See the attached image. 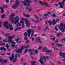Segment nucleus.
Returning <instances> with one entry per match:
<instances>
[{
    "label": "nucleus",
    "instance_id": "45",
    "mask_svg": "<svg viewBox=\"0 0 65 65\" xmlns=\"http://www.w3.org/2000/svg\"><path fill=\"white\" fill-rule=\"evenodd\" d=\"M41 47H42V46H40L38 48L39 50H40V49L41 48Z\"/></svg>",
    "mask_w": 65,
    "mask_h": 65
},
{
    "label": "nucleus",
    "instance_id": "30",
    "mask_svg": "<svg viewBox=\"0 0 65 65\" xmlns=\"http://www.w3.org/2000/svg\"><path fill=\"white\" fill-rule=\"evenodd\" d=\"M1 18H2V19H4V18H5V14H3L2 15Z\"/></svg>",
    "mask_w": 65,
    "mask_h": 65
},
{
    "label": "nucleus",
    "instance_id": "24",
    "mask_svg": "<svg viewBox=\"0 0 65 65\" xmlns=\"http://www.w3.org/2000/svg\"><path fill=\"white\" fill-rule=\"evenodd\" d=\"M53 48L54 50V51H57L58 50V48H57V47H53Z\"/></svg>",
    "mask_w": 65,
    "mask_h": 65
},
{
    "label": "nucleus",
    "instance_id": "22",
    "mask_svg": "<svg viewBox=\"0 0 65 65\" xmlns=\"http://www.w3.org/2000/svg\"><path fill=\"white\" fill-rule=\"evenodd\" d=\"M56 44L57 45H58V46H63V45H62V44H59L57 43Z\"/></svg>",
    "mask_w": 65,
    "mask_h": 65
},
{
    "label": "nucleus",
    "instance_id": "8",
    "mask_svg": "<svg viewBox=\"0 0 65 65\" xmlns=\"http://www.w3.org/2000/svg\"><path fill=\"white\" fill-rule=\"evenodd\" d=\"M14 19L15 21L14 23L15 24H16L18 22L20 21V18L18 17H15L14 18Z\"/></svg>",
    "mask_w": 65,
    "mask_h": 65
},
{
    "label": "nucleus",
    "instance_id": "42",
    "mask_svg": "<svg viewBox=\"0 0 65 65\" xmlns=\"http://www.w3.org/2000/svg\"><path fill=\"white\" fill-rule=\"evenodd\" d=\"M5 1H6L7 3H9V0H6Z\"/></svg>",
    "mask_w": 65,
    "mask_h": 65
},
{
    "label": "nucleus",
    "instance_id": "21",
    "mask_svg": "<svg viewBox=\"0 0 65 65\" xmlns=\"http://www.w3.org/2000/svg\"><path fill=\"white\" fill-rule=\"evenodd\" d=\"M21 27H18L15 29V31H17V29H18V30H21Z\"/></svg>",
    "mask_w": 65,
    "mask_h": 65
},
{
    "label": "nucleus",
    "instance_id": "61",
    "mask_svg": "<svg viewBox=\"0 0 65 65\" xmlns=\"http://www.w3.org/2000/svg\"><path fill=\"white\" fill-rule=\"evenodd\" d=\"M57 36H58V37H59L60 36V34H57Z\"/></svg>",
    "mask_w": 65,
    "mask_h": 65
},
{
    "label": "nucleus",
    "instance_id": "43",
    "mask_svg": "<svg viewBox=\"0 0 65 65\" xmlns=\"http://www.w3.org/2000/svg\"><path fill=\"white\" fill-rule=\"evenodd\" d=\"M53 17H57V16L55 14H53L52 15Z\"/></svg>",
    "mask_w": 65,
    "mask_h": 65
},
{
    "label": "nucleus",
    "instance_id": "15",
    "mask_svg": "<svg viewBox=\"0 0 65 65\" xmlns=\"http://www.w3.org/2000/svg\"><path fill=\"white\" fill-rule=\"evenodd\" d=\"M20 39L19 38H17L15 40V41L17 42V43H21V41H20Z\"/></svg>",
    "mask_w": 65,
    "mask_h": 65
},
{
    "label": "nucleus",
    "instance_id": "14",
    "mask_svg": "<svg viewBox=\"0 0 65 65\" xmlns=\"http://www.w3.org/2000/svg\"><path fill=\"white\" fill-rule=\"evenodd\" d=\"M18 5H17V4H15V5L12 6V8H13V9H16L17 8V7H18Z\"/></svg>",
    "mask_w": 65,
    "mask_h": 65
},
{
    "label": "nucleus",
    "instance_id": "26",
    "mask_svg": "<svg viewBox=\"0 0 65 65\" xmlns=\"http://www.w3.org/2000/svg\"><path fill=\"white\" fill-rule=\"evenodd\" d=\"M31 17V15L29 14H27L26 15V16L25 17L26 18H30Z\"/></svg>",
    "mask_w": 65,
    "mask_h": 65
},
{
    "label": "nucleus",
    "instance_id": "2",
    "mask_svg": "<svg viewBox=\"0 0 65 65\" xmlns=\"http://www.w3.org/2000/svg\"><path fill=\"white\" fill-rule=\"evenodd\" d=\"M14 36H10L8 37V38L9 39H8V42H9V43H11L12 44L11 45V46L12 47H14L15 46V42L13 41H12V39L14 38Z\"/></svg>",
    "mask_w": 65,
    "mask_h": 65
},
{
    "label": "nucleus",
    "instance_id": "16",
    "mask_svg": "<svg viewBox=\"0 0 65 65\" xmlns=\"http://www.w3.org/2000/svg\"><path fill=\"white\" fill-rule=\"evenodd\" d=\"M0 50L2 51H6V48L4 47H1L0 48Z\"/></svg>",
    "mask_w": 65,
    "mask_h": 65
},
{
    "label": "nucleus",
    "instance_id": "52",
    "mask_svg": "<svg viewBox=\"0 0 65 65\" xmlns=\"http://www.w3.org/2000/svg\"><path fill=\"white\" fill-rule=\"evenodd\" d=\"M20 22L21 23H22V24H24V22H23L22 20H21Z\"/></svg>",
    "mask_w": 65,
    "mask_h": 65
},
{
    "label": "nucleus",
    "instance_id": "6",
    "mask_svg": "<svg viewBox=\"0 0 65 65\" xmlns=\"http://www.w3.org/2000/svg\"><path fill=\"white\" fill-rule=\"evenodd\" d=\"M25 0L26 1V2H27V3H28V4L26 2V1H25L24 2L23 1H21V3H22V4H23L24 5H27V6H30V4H29V3H31V2L30 1L28 0Z\"/></svg>",
    "mask_w": 65,
    "mask_h": 65
},
{
    "label": "nucleus",
    "instance_id": "11",
    "mask_svg": "<svg viewBox=\"0 0 65 65\" xmlns=\"http://www.w3.org/2000/svg\"><path fill=\"white\" fill-rule=\"evenodd\" d=\"M27 32L28 33V37L30 36V35H31V30L30 29H28L27 30Z\"/></svg>",
    "mask_w": 65,
    "mask_h": 65
},
{
    "label": "nucleus",
    "instance_id": "38",
    "mask_svg": "<svg viewBox=\"0 0 65 65\" xmlns=\"http://www.w3.org/2000/svg\"><path fill=\"white\" fill-rule=\"evenodd\" d=\"M6 39H5V40H3V42H7V41H6Z\"/></svg>",
    "mask_w": 65,
    "mask_h": 65
},
{
    "label": "nucleus",
    "instance_id": "32",
    "mask_svg": "<svg viewBox=\"0 0 65 65\" xmlns=\"http://www.w3.org/2000/svg\"><path fill=\"white\" fill-rule=\"evenodd\" d=\"M29 47V46L28 45H27L24 46V48H28Z\"/></svg>",
    "mask_w": 65,
    "mask_h": 65
},
{
    "label": "nucleus",
    "instance_id": "36",
    "mask_svg": "<svg viewBox=\"0 0 65 65\" xmlns=\"http://www.w3.org/2000/svg\"><path fill=\"white\" fill-rule=\"evenodd\" d=\"M55 29L56 31H58V28H57V27L56 26L55 27Z\"/></svg>",
    "mask_w": 65,
    "mask_h": 65
},
{
    "label": "nucleus",
    "instance_id": "17",
    "mask_svg": "<svg viewBox=\"0 0 65 65\" xmlns=\"http://www.w3.org/2000/svg\"><path fill=\"white\" fill-rule=\"evenodd\" d=\"M43 3L46 6H47V7H50L49 5H48L46 3H45V2H43Z\"/></svg>",
    "mask_w": 65,
    "mask_h": 65
},
{
    "label": "nucleus",
    "instance_id": "28",
    "mask_svg": "<svg viewBox=\"0 0 65 65\" xmlns=\"http://www.w3.org/2000/svg\"><path fill=\"white\" fill-rule=\"evenodd\" d=\"M40 38H37V41L38 42H39V41L40 40Z\"/></svg>",
    "mask_w": 65,
    "mask_h": 65
},
{
    "label": "nucleus",
    "instance_id": "13",
    "mask_svg": "<svg viewBox=\"0 0 65 65\" xmlns=\"http://www.w3.org/2000/svg\"><path fill=\"white\" fill-rule=\"evenodd\" d=\"M65 2V0H63L62 3L61 2H59L58 3L59 5H64V4Z\"/></svg>",
    "mask_w": 65,
    "mask_h": 65
},
{
    "label": "nucleus",
    "instance_id": "55",
    "mask_svg": "<svg viewBox=\"0 0 65 65\" xmlns=\"http://www.w3.org/2000/svg\"><path fill=\"white\" fill-rule=\"evenodd\" d=\"M0 9H1L2 10H4L3 8L2 7H0Z\"/></svg>",
    "mask_w": 65,
    "mask_h": 65
},
{
    "label": "nucleus",
    "instance_id": "44",
    "mask_svg": "<svg viewBox=\"0 0 65 65\" xmlns=\"http://www.w3.org/2000/svg\"><path fill=\"white\" fill-rule=\"evenodd\" d=\"M21 24L18 23L17 25V26H21Z\"/></svg>",
    "mask_w": 65,
    "mask_h": 65
},
{
    "label": "nucleus",
    "instance_id": "59",
    "mask_svg": "<svg viewBox=\"0 0 65 65\" xmlns=\"http://www.w3.org/2000/svg\"><path fill=\"white\" fill-rule=\"evenodd\" d=\"M31 21L33 22H35V20L33 19H31Z\"/></svg>",
    "mask_w": 65,
    "mask_h": 65
},
{
    "label": "nucleus",
    "instance_id": "48",
    "mask_svg": "<svg viewBox=\"0 0 65 65\" xmlns=\"http://www.w3.org/2000/svg\"><path fill=\"white\" fill-rule=\"evenodd\" d=\"M58 41H59L58 40H56L55 41V43H57V42H58Z\"/></svg>",
    "mask_w": 65,
    "mask_h": 65
},
{
    "label": "nucleus",
    "instance_id": "33",
    "mask_svg": "<svg viewBox=\"0 0 65 65\" xmlns=\"http://www.w3.org/2000/svg\"><path fill=\"white\" fill-rule=\"evenodd\" d=\"M9 36V34H5V36H6V37H8V36Z\"/></svg>",
    "mask_w": 65,
    "mask_h": 65
},
{
    "label": "nucleus",
    "instance_id": "46",
    "mask_svg": "<svg viewBox=\"0 0 65 65\" xmlns=\"http://www.w3.org/2000/svg\"><path fill=\"white\" fill-rule=\"evenodd\" d=\"M43 58L44 59L45 61H46V58H45V57L44 56Z\"/></svg>",
    "mask_w": 65,
    "mask_h": 65
},
{
    "label": "nucleus",
    "instance_id": "53",
    "mask_svg": "<svg viewBox=\"0 0 65 65\" xmlns=\"http://www.w3.org/2000/svg\"><path fill=\"white\" fill-rule=\"evenodd\" d=\"M28 38L26 37H25V38H24V39L25 40H28Z\"/></svg>",
    "mask_w": 65,
    "mask_h": 65
},
{
    "label": "nucleus",
    "instance_id": "47",
    "mask_svg": "<svg viewBox=\"0 0 65 65\" xmlns=\"http://www.w3.org/2000/svg\"><path fill=\"white\" fill-rule=\"evenodd\" d=\"M46 59L47 60H48L50 59V58H49V57L48 56H47Z\"/></svg>",
    "mask_w": 65,
    "mask_h": 65
},
{
    "label": "nucleus",
    "instance_id": "23",
    "mask_svg": "<svg viewBox=\"0 0 65 65\" xmlns=\"http://www.w3.org/2000/svg\"><path fill=\"white\" fill-rule=\"evenodd\" d=\"M52 23H53V25H55V24H56V21H55V20L53 19L52 21Z\"/></svg>",
    "mask_w": 65,
    "mask_h": 65
},
{
    "label": "nucleus",
    "instance_id": "1",
    "mask_svg": "<svg viewBox=\"0 0 65 65\" xmlns=\"http://www.w3.org/2000/svg\"><path fill=\"white\" fill-rule=\"evenodd\" d=\"M3 25L5 27H6V29H7L9 28V29L11 31H12L13 29V27H12V25L8 24V22L7 21H5L4 22Z\"/></svg>",
    "mask_w": 65,
    "mask_h": 65
},
{
    "label": "nucleus",
    "instance_id": "12",
    "mask_svg": "<svg viewBox=\"0 0 65 65\" xmlns=\"http://www.w3.org/2000/svg\"><path fill=\"white\" fill-rule=\"evenodd\" d=\"M60 55L61 56H62V58H65V53H60Z\"/></svg>",
    "mask_w": 65,
    "mask_h": 65
},
{
    "label": "nucleus",
    "instance_id": "20",
    "mask_svg": "<svg viewBox=\"0 0 65 65\" xmlns=\"http://www.w3.org/2000/svg\"><path fill=\"white\" fill-rule=\"evenodd\" d=\"M47 50V48L46 47L43 48V52H46V51Z\"/></svg>",
    "mask_w": 65,
    "mask_h": 65
},
{
    "label": "nucleus",
    "instance_id": "49",
    "mask_svg": "<svg viewBox=\"0 0 65 65\" xmlns=\"http://www.w3.org/2000/svg\"><path fill=\"white\" fill-rule=\"evenodd\" d=\"M14 1L13 0H11L10 1V3H12Z\"/></svg>",
    "mask_w": 65,
    "mask_h": 65
},
{
    "label": "nucleus",
    "instance_id": "58",
    "mask_svg": "<svg viewBox=\"0 0 65 65\" xmlns=\"http://www.w3.org/2000/svg\"><path fill=\"white\" fill-rule=\"evenodd\" d=\"M35 53H36V54H37V53H38V51L37 50H36L35 51Z\"/></svg>",
    "mask_w": 65,
    "mask_h": 65
},
{
    "label": "nucleus",
    "instance_id": "3",
    "mask_svg": "<svg viewBox=\"0 0 65 65\" xmlns=\"http://www.w3.org/2000/svg\"><path fill=\"white\" fill-rule=\"evenodd\" d=\"M12 57H10L9 59L11 61H12V60L14 59L12 61V62H15L17 61H18L17 60L18 55H17V54H15V58H14V54L13 53H12Z\"/></svg>",
    "mask_w": 65,
    "mask_h": 65
},
{
    "label": "nucleus",
    "instance_id": "35",
    "mask_svg": "<svg viewBox=\"0 0 65 65\" xmlns=\"http://www.w3.org/2000/svg\"><path fill=\"white\" fill-rule=\"evenodd\" d=\"M24 36H25V37H26L27 36V32H25L24 33Z\"/></svg>",
    "mask_w": 65,
    "mask_h": 65
},
{
    "label": "nucleus",
    "instance_id": "27",
    "mask_svg": "<svg viewBox=\"0 0 65 65\" xmlns=\"http://www.w3.org/2000/svg\"><path fill=\"white\" fill-rule=\"evenodd\" d=\"M0 42H1V41H0ZM5 44L4 43H2L1 44H0V45H2L3 46H4V45Z\"/></svg>",
    "mask_w": 65,
    "mask_h": 65
},
{
    "label": "nucleus",
    "instance_id": "5",
    "mask_svg": "<svg viewBox=\"0 0 65 65\" xmlns=\"http://www.w3.org/2000/svg\"><path fill=\"white\" fill-rule=\"evenodd\" d=\"M15 16V14L14 13H12L11 15H10L8 16V17H9V18H10V20L11 21V23L12 24H13V22H14V20L13 19L12 17H14V16Z\"/></svg>",
    "mask_w": 65,
    "mask_h": 65
},
{
    "label": "nucleus",
    "instance_id": "10",
    "mask_svg": "<svg viewBox=\"0 0 65 65\" xmlns=\"http://www.w3.org/2000/svg\"><path fill=\"white\" fill-rule=\"evenodd\" d=\"M25 22L26 24L27 27H30V22L28 21H27V20L26 19L25 20Z\"/></svg>",
    "mask_w": 65,
    "mask_h": 65
},
{
    "label": "nucleus",
    "instance_id": "50",
    "mask_svg": "<svg viewBox=\"0 0 65 65\" xmlns=\"http://www.w3.org/2000/svg\"><path fill=\"white\" fill-rule=\"evenodd\" d=\"M4 60L2 59H0V62H3Z\"/></svg>",
    "mask_w": 65,
    "mask_h": 65
},
{
    "label": "nucleus",
    "instance_id": "60",
    "mask_svg": "<svg viewBox=\"0 0 65 65\" xmlns=\"http://www.w3.org/2000/svg\"><path fill=\"white\" fill-rule=\"evenodd\" d=\"M15 47L16 48H18V45H17L15 46Z\"/></svg>",
    "mask_w": 65,
    "mask_h": 65
},
{
    "label": "nucleus",
    "instance_id": "25",
    "mask_svg": "<svg viewBox=\"0 0 65 65\" xmlns=\"http://www.w3.org/2000/svg\"><path fill=\"white\" fill-rule=\"evenodd\" d=\"M36 62V61L32 62L31 65H36V63H35Z\"/></svg>",
    "mask_w": 65,
    "mask_h": 65
},
{
    "label": "nucleus",
    "instance_id": "19",
    "mask_svg": "<svg viewBox=\"0 0 65 65\" xmlns=\"http://www.w3.org/2000/svg\"><path fill=\"white\" fill-rule=\"evenodd\" d=\"M15 3L16 4H17V5L18 6V5H19V4L20 3H19V1L17 0H16L15 2Z\"/></svg>",
    "mask_w": 65,
    "mask_h": 65
},
{
    "label": "nucleus",
    "instance_id": "4",
    "mask_svg": "<svg viewBox=\"0 0 65 65\" xmlns=\"http://www.w3.org/2000/svg\"><path fill=\"white\" fill-rule=\"evenodd\" d=\"M60 25L61 27H62L60 28V30L62 32H64L65 31V23L64 25L63 23H61L60 24ZM62 27H64V28Z\"/></svg>",
    "mask_w": 65,
    "mask_h": 65
},
{
    "label": "nucleus",
    "instance_id": "57",
    "mask_svg": "<svg viewBox=\"0 0 65 65\" xmlns=\"http://www.w3.org/2000/svg\"><path fill=\"white\" fill-rule=\"evenodd\" d=\"M25 27V25H24V24H22V27H23V28H24V27Z\"/></svg>",
    "mask_w": 65,
    "mask_h": 65
},
{
    "label": "nucleus",
    "instance_id": "34",
    "mask_svg": "<svg viewBox=\"0 0 65 65\" xmlns=\"http://www.w3.org/2000/svg\"><path fill=\"white\" fill-rule=\"evenodd\" d=\"M48 23L50 25H51L52 24V22L51 21H48Z\"/></svg>",
    "mask_w": 65,
    "mask_h": 65
},
{
    "label": "nucleus",
    "instance_id": "51",
    "mask_svg": "<svg viewBox=\"0 0 65 65\" xmlns=\"http://www.w3.org/2000/svg\"><path fill=\"white\" fill-rule=\"evenodd\" d=\"M29 42V41L28 40H27L25 42L26 43H28Z\"/></svg>",
    "mask_w": 65,
    "mask_h": 65
},
{
    "label": "nucleus",
    "instance_id": "29",
    "mask_svg": "<svg viewBox=\"0 0 65 65\" xmlns=\"http://www.w3.org/2000/svg\"><path fill=\"white\" fill-rule=\"evenodd\" d=\"M55 39H56V38L55 37H54L51 38V39L52 40V41H55Z\"/></svg>",
    "mask_w": 65,
    "mask_h": 65
},
{
    "label": "nucleus",
    "instance_id": "54",
    "mask_svg": "<svg viewBox=\"0 0 65 65\" xmlns=\"http://www.w3.org/2000/svg\"><path fill=\"white\" fill-rule=\"evenodd\" d=\"M41 28V27L39 26H38V29L39 30H40V29Z\"/></svg>",
    "mask_w": 65,
    "mask_h": 65
},
{
    "label": "nucleus",
    "instance_id": "62",
    "mask_svg": "<svg viewBox=\"0 0 65 65\" xmlns=\"http://www.w3.org/2000/svg\"><path fill=\"white\" fill-rule=\"evenodd\" d=\"M38 42H39V43H42V41L41 40H40Z\"/></svg>",
    "mask_w": 65,
    "mask_h": 65
},
{
    "label": "nucleus",
    "instance_id": "37",
    "mask_svg": "<svg viewBox=\"0 0 65 65\" xmlns=\"http://www.w3.org/2000/svg\"><path fill=\"white\" fill-rule=\"evenodd\" d=\"M6 47H7V48H8V47H9V45H8L7 44H6Z\"/></svg>",
    "mask_w": 65,
    "mask_h": 65
},
{
    "label": "nucleus",
    "instance_id": "63",
    "mask_svg": "<svg viewBox=\"0 0 65 65\" xmlns=\"http://www.w3.org/2000/svg\"><path fill=\"white\" fill-rule=\"evenodd\" d=\"M45 29H49V27L47 26H46L45 27Z\"/></svg>",
    "mask_w": 65,
    "mask_h": 65
},
{
    "label": "nucleus",
    "instance_id": "56",
    "mask_svg": "<svg viewBox=\"0 0 65 65\" xmlns=\"http://www.w3.org/2000/svg\"><path fill=\"white\" fill-rule=\"evenodd\" d=\"M44 17H47V14H45L44 15Z\"/></svg>",
    "mask_w": 65,
    "mask_h": 65
},
{
    "label": "nucleus",
    "instance_id": "31",
    "mask_svg": "<svg viewBox=\"0 0 65 65\" xmlns=\"http://www.w3.org/2000/svg\"><path fill=\"white\" fill-rule=\"evenodd\" d=\"M39 3H40L42 5H43V6L44 5L43 4V3H42V2L41 1H40L39 2Z\"/></svg>",
    "mask_w": 65,
    "mask_h": 65
},
{
    "label": "nucleus",
    "instance_id": "40",
    "mask_svg": "<svg viewBox=\"0 0 65 65\" xmlns=\"http://www.w3.org/2000/svg\"><path fill=\"white\" fill-rule=\"evenodd\" d=\"M28 51V49H26L25 51V52H24V53H27V51Z\"/></svg>",
    "mask_w": 65,
    "mask_h": 65
},
{
    "label": "nucleus",
    "instance_id": "9",
    "mask_svg": "<svg viewBox=\"0 0 65 65\" xmlns=\"http://www.w3.org/2000/svg\"><path fill=\"white\" fill-rule=\"evenodd\" d=\"M40 63L42 65H44V63L43 61V57H40V59L39 60Z\"/></svg>",
    "mask_w": 65,
    "mask_h": 65
},
{
    "label": "nucleus",
    "instance_id": "41",
    "mask_svg": "<svg viewBox=\"0 0 65 65\" xmlns=\"http://www.w3.org/2000/svg\"><path fill=\"white\" fill-rule=\"evenodd\" d=\"M59 7L61 8H63V5H60Z\"/></svg>",
    "mask_w": 65,
    "mask_h": 65
},
{
    "label": "nucleus",
    "instance_id": "64",
    "mask_svg": "<svg viewBox=\"0 0 65 65\" xmlns=\"http://www.w3.org/2000/svg\"><path fill=\"white\" fill-rule=\"evenodd\" d=\"M62 61L63 62H65V59H62Z\"/></svg>",
    "mask_w": 65,
    "mask_h": 65
},
{
    "label": "nucleus",
    "instance_id": "18",
    "mask_svg": "<svg viewBox=\"0 0 65 65\" xmlns=\"http://www.w3.org/2000/svg\"><path fill=\"white\" fill-rule=\"evenodd\" d=\"M52 52V50H47L46 52V53H47L48 54L49 53H51V52Z\"/></svg>",
    "mask_w": 65,
    "mask_h": 65
},
{
    "label": "nucleus",
    "instance_id": "7",
    "mask_svg": "<svg viewBox=\"0 0 65 65\" xmlns=\"http://www.w3.org/2000/svg\"><path fill=\"white\" fill-rule=\"evenodd\" d=\"M24 48V47L23 46H22L21 48L20 49H17L15 50V52L17 53H22V51L23 50Z\"/></svg>",
    "mask_w": 65,
    "mask_h": 65
},
{
    "label": "nucleus",
    "instance_id": "39",
    "mask_svg": "<svg viewBox=\"0 0 65 65\" xmlns=\"http://www.w3.org/2000/svg\"><path fill=\"white\" fill-rule=\"evenodd\" d=\"M56 21L57 22H59V21H60V20L59 19H56Z\"/></svg>",
    "mask_w": 65,
    "mask_h": 65
}]
</instances>
